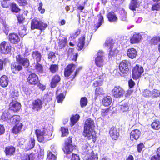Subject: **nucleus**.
Listing matches in <instances>:
<instances>
[{
	"label": "nucleus",
	"instance_id": "obj_1",
	"mask_svg": "<svg viewBox=\"0 0 160 160\" xmlns=\"http://www.w3.org/2000/svg\"><path fill=\"white\" fill-rule=\"evenodd\" d=\"M94 127V121L90 118H88L85 122L83 135L89 140L95 138V132L93 130Z\"/></svg>",
	"mask_w": 160,
	"mask_h": 160
},
{
	"label": "nucleus",
	"instance_id": "obj_2",
	"mask_svg": "<svg viewBox=\"0 0 160 160\" xmlns=\"http://www.w3.org/2000/svg\"><path fill=\"white\" fill-rule=\"evenodd\" d=\"M82 150L85 154L89 155L88 160H98L97 153L94 152L88 143H86L83 145Z\"/></svg>",
	"mask_w": 160,
	"mask_h": 160
},
{
	"label": "nucleus",
	"instance_id": "obj_3",
	"mask_svg": "<svg viewBox=\"0 0 160 160\" xmlns=\"http://www.w3.org/2000/svg\"><path fill=\"white\" fill-rule=\"evenodd\" d=\"M31 25L32 29H37L41 31L44 30L48 26L47 24L37 18H34L32 20Z\"/></svg>",
	"mask_w": 160,
	"mask_h": 160
},
{
	"label": "nucleus",
	"instance_id": "obj_4",
	"mask_svg": "<svg viewBox=\"0 0 160 160\" xmlns=\"http://www.w3.org/2000/svg\"><path fill=\"white\" fill-rule=\"evenodd\" d=\"M72 142V138L70 137L68 138L65 141V147L63 149L66 154L72 153V151L76 148V146L73 145Z\"/></svg>",
	"mask_w": 160,
	"mask_h": 160
},
{
	"label": "nucleus",
	"instance_id": "obj_5",
	"mask_svg": "<svg viewBox=\"0 0 160 160\" xmlns=\"http://www.w3.org/2000/svg\"><path fill=\"white\" fill-rule=\"evenodd\" d=\"M46 130L44 128L42 130L37 129L35 131V133L37 137L38 141L40 142H43L45 140H49V135L46 133Z\"/></svg>",
	"mask_w": 160,
	"mask_h": 160
},
{
	"label": "nucleus",
	"instance_id": "obj_6",
	"mask_svg": "<svg viewBox=\"0 0 160 160\" xmlns=\"http://www.w3.org/2000/svg\"><path fill=\"white\" fill-rule=\"evenodd\" d=\"M129 62L126 60H123L121 62L119 65V69L121 73V76H123L127 74L129 71L128 67L130 65Z\"/></svg>",
	"mask_w": 160,
	"mask_h": 160
},
{
	"label": "nucleus",
	"instance_id": "obj_7",
	"mask_svg": "<svg viewBox=\"0 0 160 160\" xmlns=\"http://www.w3.org/2000/svg\"><path fill=\"white\" fill-rule=\"evenodd\" d=\"M144 71L143 68L136 65L132 70V77L134 79H137L140 77Z\"/></svg>",
	"mask_w": 160,
	"mask_h": 160
},
{
	"label": "nucleus",
	"instance_id": "obj_8",
	"mask_svg": "<svg viewBox=\"0 0 160 160\" xmlns=\"http://www.w3.org/2000/svg\"><path fill=\"white\" fill-rule=\"evenodd\" d=\"M16 61L20 65H22L26 67H28L29 65V59L25 57H23L21 55L19 54L16 57Z\"/></svg>",
	"mask_w": 160,
	"mask_h": 160
},
{
	"label": "nucleus",
	"instance_id": "obj_9",
	"mask_svg": "<svg viewBox=\"0 0 160 160\" xmlns=\"http://www.w3.org/2000/svg\"><path fill=\"white\" fill-rule=\"evenodd\" d=\"M0 49L2 53L7 54L10 52L11 47L8 42L3 41L0 44Z\"/></svg>",
	"mask_w": 160,
	"mask_h": 160
},
{
	"label": "nucleus",
	"instance_id": "obj_10",
	"mask_svg": "<svg viewBox=\"0 0 160 160\" xmlns=\"http://www.w3.org/2000/svg\"><path fill=\"white\" fill-rule=\"evenodd\" d=\"M124 93V91L119 86L115 87L112 91L113 95L116 98H120L122 97Z\"/></svg>",
	"mask_w": 160,
	"mask_h": 160
},
{
	"label": "nucleus",
	"instance_id": "obj_11",
	"mask_svg": "<svg viewBox=\"0 0 160 160\" xmlns=\"http://www.w3.org/2000/svg\"><path fill=\"white\" fill-rule=\"evenodd\" d=\"M21 108L20 104L16 101H12L9 105V109L14 112H17Z\"/></svg>",
	"mask_w": 160,
	"mask_h": 160
},
{
	"label": "nucleus",
	"instance_id": "obj_12",
	"mask_svg": "<svg viewBox=\"0 0 160 160\" xmlns=\"http://www.w3.org/2000/svg\"><path fill=\"white\" fill-rule=\"evenodd\" d=\"M76 67V66L74 64L68 65L64 70V74L65 77H69L75 70Z\"/></svg>",
	"mask_w": 160,
	"mask_h": 160
},
{
	"label": "nucleus",
	"instance_id": "obj_13",
	"mask_svg": "<svg viewBox=\"0 0 160 160\" xmlns=\"http://www.w3.org/2000/svg\"><path fill=\"white\" fill-rule=\"evenodd\" d=\"M110 136L113 139L116 140L119 135V130L114 127H112L109 130Z\"/></svg>",
	"mask_w": 160,
	"mask_h": 160
},
{
	"label": "nucleus",
	"instance_id": "obj_14",
	"mask_svg": "<svg viewBox=\"0 0 160 160\" xmlns=\"http://www.w3.org/2000/svg\"><path fill=\"white\" fill-rule=\"evenodd\" d=\"M27 79L29 83L31 84H35L38 82V78L34 73L30 74Z\"/></svg>",
	"mask_w": 160,
	"mask_h": 160
},
{
	"label": "nucleus",
	"instance_id": "obj_15",
	"mask_svg": "<svg viewBox=\"0 0 160 160\" xmlns=\"http://www.w3.org/2000/svg\"><path fill=\"white\" fill-rule=\"evenodd\" d=\"M11 68L12 72L14 73H17L18 71L22 69V66L17 62L12 63Z\"/></svg>",
	"mask_w": 160,
	"mask_h": 160
},
{
	"label": "nucleus",
	"instance_id": "obj_16",
	"mask_svg": "<svg viewBox=\"0 0 160 160\" xmlns=\"http://www.w3.org/2000/svg\"><path fill=\"white\" fill-rule=\"evenodd\" d=\"M42 102L40 99H37L32 102V109L34 110L38 111L42 108Z\"/></svg>",
	"mask_w": 160,
	"mask_h": 160
},
{
	"label": "nucleus",
	"instance_id": "obj_17",
	"mask_svg": "<svg viewBox=\"0 0 160 160\" xmlns=\"http://www.w3.org/2000/svg\"><path fill=\"white\" fill-rule=\"evenodd\" d=\"M142 38V36L138 33H135L130 40L131 43L132 44L139 43Z\"/></svg>",
	"mask_w": 160,
	"mask_h": 160
},
{
	"label": "nucleus",
	"instance_id": "obj_18",
	"mask_svg": "<svg viewBox=\"0 0 160 160\" xmlns=\"http://www.w3.org/2000/svg\"><path fill=\"white\" fill-rule=\"evenodd\" d=\"M141 134V132L138 129L132 131L130 133V138L132 141L137 140L139 138Z\"/></svg>",
	"mask_w": 160,
	"mask_h": 160
},
{
	"label": "nucleus",
	"instance_id": "obj_19",
	"mask_svg": "<svg viewBox=\"0 0 160 160\" xmlns=\"http://www.w3.org/2000/svg\"><path fill=\"white\" fill-rule=\"evenodd\" d=\"M10 42L14 44H16L20 41V38L18 35L15 33H11L9 36Z\"/></svg>",
	"mask_w": 160,
	"mask_h": 160
},
{
	"label": "nucleus",
	"instance_id": "obj_20",
	"mask_svg": "<svg viewBox=\"0 0 160 160\" xmlns=\"http://www.w3.org/2000/svg\"><path fill=\"white\" fill-rule=\"evenodd\" d=\"M98 22L96 24H94L92 28V31L95 32L96 30L101 26L103 22V18L101 14L98 15Z\"/></svg>",
	"mask_w": 160,
	"mask_h": 160
},
{
	"label": "nucleus",
	"instance_id": "obj_21",
	"mask_svg": "<svg viewBox=\"0 0 160 160\" xmlns=\"http://www.w3.org/2000/svg\"><path fill=\"white\" fill-rule=\"evenodd\" d=\"M34 137H31L28 142L25 145V149L27 150L32 148L35 146V141Z\"/></svg>",
	"mask_w": 160,
	"mask_h": 160
},
{
	"label": "nucleus",
	"instance_id": "obj_22",
	"mask_svg": "<svg viewBox=\"0 0 160 160\" xmlns=\"http://www.w3.org/2000/svg\"><path fill=\"white\" fill-rule=\"evenodd\" d=\"M15 151V148L13 146H9L5 148V152L7 156H11L13 155Z\"/></svg>",
	"mask_w": 160,
	"mask_h": 160
},
{
	"label": "nucleus",
	"instance_id": "obj_23",
	"mask_svg": "<svg viewBox=\"0 0 160 160\" xmlns=\"http://www.w3.org/2000/svg\"><path fill=\"white\" fill-rule=\"evenodd\" d=\"M8 82V79L6 75H3L0 78V85L2 87H7Z\"/></svg>",
	"mask_w": 160,
	"mask_h": 160
},
{
	"label": "nucleus",
	"instance_id": "obj_24",
	"mask_svg": "<svg viewBox=\"0 0 160 160\" xmlns=\"http://www.w3.org/2000/svg\"><path fill=\"white\" fill-rule=\"evenodd\" d=\"M127 55L129 58L133 59L136 57L137 55V52L135 49L131 48L128 50Z\"/></svg>",
	"mask_w": 160,
	"mask_h": 160
},
{
	"label": "nucleus",
	"instance_id": "obj_25",
	"mask_svg": "<svg viewBox=\"0 0 160 160\" xmlns=\"http://www.w3.org/2000/svg\"><path fill=\"white\" fill-rule=\"evenodd\" d=\"M60 77L58 75L54 76L52 78L51 83V87L55 88L56 87L57 84L60 81Z\"/></svg>",
	"mask_w": 160,
	"mask_h": 160
},
{
	"label": "nucleus",
	"instance_id": "obj_26",
	"mask_svg": "<svg viewBox=\"0 0 160 160\" xmlns=\"http://www.w3.org/2000/svg\"><path fill=\"white\" fill-rule=\"evenodd\" d=\"M23 125V124L21 123H17L12 128V132L15 134L18 133L21 131Z\"/></svg>",
	"mask_w": 160,
	"mask_h": 160
},
{
	"label": "nucleus",
	"instance_id": "obj_27",
	"mask_svg": "<svg viewBox=\"0 0 160 160\" xmlns=\"http://www.w3.org/2000/svg\"><path fill=\"white\" fill-rule=\"evenodd\" d=\"M114 43V41L111 39H107L104 44V47L109 50L113 49Z\"/></svg>",
	"mask_w": 160,
	"mask_h": 160
},
{
	"label": "nucleus",
	"instance_id": "obj_28",
	"mask_svg": "<svg viewBox=\"0 0 160 160\" xmlns=\"http://www.w3.org/2000/svg\"><path fill=\"white\" fill-rule=\"evenodd\" d=\"M112 102V99L110 96L104 97L102 100V103L105 106L110 105Z\"/></svg>",
	"mask_w": 160,
	"mask_h": 160
},
{
	"label": "nucleus",
	"instance_id": "obj_29",
	"mask_svg": "<svg viewBox=\"0 0 160 160\" xmlns=\"http://www.w3.org/2000/svg\"><path fill=\"white\" fill-rule=\"evenodd\" d=\"M32 56L34 59H35L37 62L40 61L42 55L41 53L38 51H33L32 54Z\"/></svg>",
	"mask_w": 160,
	"mask_h": 160
},
{
	"label": "nucleus",
	"instance_id": "obj_30",
	"mask_svg": "<svg viewBox=\"0 0 160 160\" xmlns=\"http://www.w3.org/2000/svg\"><path fill=\"white\" fill-rule=\"evenodd\" d=\"M107 18L109 22H115L117 21V18L114 12H110L107 15Z\"/></svg>",
	"mask_w": 160,
	"mask_h": 160
},
{
	"label": "nucleus",
	"instance_id": "obj_31",
	"mask_svg": "<svg viewBox=\"0 0 160 160\" xmlns=\"http://www.w3.org/2000/svg\"><path fill=\"white\" fill-rule=\"evenodd\" d=\"M20 120V117L17 115H14L10 118V121L9 123L11 124H17L18 123H19V122Z\"/></svg>",
	"mask_w": 160,
	"mask_h": 160
},
{
	"label": "nucleus",
	"instance_id": "obj_32",
	"mask_svg": "<svg viewBox=\"0 0 160 160\" xmlns=\"http://www.w3.org/2000/svg\"><path fill=\"white\" fill-rule=\"evenodd\" d=\"M67 42V38L65 37L61 39H60L58 43V47L60 49H62L65 48Z\"/></svg>",
	"mask_w": 160,
	"mask_h": 160
},
{
	"label": "nucleus",
	"instance_id": "obj_33",
	"mask_svg": "<svg viewBox=\"0 0 160 160\" xmlns=\"http://www.w3.org/2000/svg\"><path fill=\"white\" fill-rule=\"evenodd\" d=\"M104 59L101 58L96 57L95 59L96 65L99 67H102L104 65Z\"/></svg>",
	"mask_w": 160,
	"mask_h": 160
},
{
	"label": "nucleus",
	"instance_id": "obj_34",
	"mask_svg": "<svg viewBox=\"0 0 160 160\" xmlns=\"http://www.w3.org/2000/svg\"><path fill=\"white\" fill-rule=\"evenodd\" d=\"M85 37L84 36L81 37L79 39L78 43V49L81 50L82 49L85 43Z\"/></svg>",
	"mask_w": 160,
	"mask_h": 160
},
{
	"label": "nucleus",
	"instance_id": "obj_35",
	"mask_svg": "<svg viewBox=\"0 0 160 160\" xmlns=\"http://www.w3.org/2000/svg\"><path fill=\"white\" fill-rule=\"evenodd\" d=\"M152 128L155 130H159L160 128V121L156 120H154L151 124Z\"/></svg>",
	"mask_w": 160,
	"mask_h": 160
},
{
	"label": "nucleus",
	"instance_id": "obj_36",
	"mask_svg": "<svg viewBox=\"0 0 160 160\" xmlns=\"http://www.w3.org/2000/svg\"><path fill=\"white\" fill-rule=\"evenodd\" d=\"M138 5V3L136 0H132L129 4V8L132 10H135Z\"/></svg>",
	"mask_w": 160,
	"mask_h": 160
},
{
	"label": "nucleus",
	"instance_id": "obj_37",
	"mask_svg": "<svg viewBox=\"0 0 160 160\" xmlns=\"http://www.w3.org/2000/svg\"><path fill=\"white\" fill-rule=\"evenodd\" d=\"M18 96V92L16 90L12 91L10 95V98L12 101H16Z\"/></svg>",
	"mask_w": 160,
	"mask_h": 160
},
{
	"label": "nucleus",
	"instance_id": "obj_38",
	"mask_svg": "<svg viewBox=\"0 0 160 160\" xmlns=\"http://www.w3.org/2000/svg\"><path fill=\"white\" fill-rule=\"evenodd\" d=\"M120 110L122 112H125L128 111L129 109V106L127 103H122L121 105H119Z\"/></svg>",
	"mask_w": 160,
	"mask_h": 160
},
{
	"label": "nucleus",
	"instance_id": "obj_39",
	"mask_svg": "<svg viewBox=\"0 0 160 160\" xmlns=\"http://www.w3.org/2000/svg\"><path fill=\"white\" fill-rule=\"evenodd\" d=\"M104 92L102 88L100 87H97L96 88L95 92V97H97L99 95H103Z\"/></svg>",
	"mask_w": 160,
	"mask_h": 160
},
{
	"label": "nucleus",
	"instance_id": "obj_40",
	"mask_svg": "<svg viewBox=\"0 0 160 160\" xmlns=\"http://www.w3.org/2000/svg\"><path fill=\"white\" fill-rule=\"evenodd\" d=\"M79 118V115L78 114H76L75 115L72 117L71 118V125L72 126L74 125L78 120Z\"/></svg>",
	"mask_w": 160,
	"mask_h": 160
},
{
	"label": "nucleus",
	"instance_id": "obj_41",
	"mask_svg": "<svg viewBox=\"0 0 160 160\" xmlns=\"http://www.w3.org/2000/svg\"><path fill=\"white\" fill-rule=\"evenodd\" d=\"M10 115L8 113L3 112L1 116V119L4 121H7L9 123Z\"/></svg>",
	"mask_w": 160,
	"mask_h": 160
},
{
	"label": "nucleus",
	"instance_id": "obj_42",
	"mask_svg": "<svg viewBox=\"0 0 160 160\" xmlns=\"http://www.w3.org/2000/svg\"><path fill=\"white\" fill-rule=\"evenodd\" d=\"M10 6L11 11L14 12L18 13L20 11V9L15 3H12L11 4Z\"/></svg>",
	"mask_w": 160,
	"mask_h": 160
},
{
	"label": "nucleus",
	"instance_id": "obj_43",
	"mask_svg": "<svg viewBox=\"0 0 160 160\" xmlns=\"http://www.w3.org/2000/svg\"><path fill=\"white\" fill-rule=\"evenodd\" d=\"M160 95V92L156 89H154L151 92V97L152 98H155L158 97Z\"/></svg>",
	"mask_w": 160,
	"mask_h": 160
},
{
	"label": "nucleus",
	"instance_id": "obj_44",
	"mask_svg": "<svg viewBox=\"0 0 160 160\" xmlns=\"http://www.w3.org/2000/svg\"><path fill=\"white\" fill-rule=\"evenodd\" d=\"M35 69L36 71L39 73H42L43 72V68L42 65L37 62L34 66Z\"/></svg>",
	"mask_w": 160,
	"mask_h": 160
},
{
	"label": "nucleus",
	"instance_id": "obj_45",
	"mask_svg": "<svg viewBox=\"0 0 160 160\" xmlns=\"http://www.w3.org/2000/svg\"><path fill=\"white\" fill-rule=\"evenodd\" d=\"M58 65L55 64L51 65L49 68L50 71L53 73H54L57 72L58 71Z\"/></svg>",
	"mask_w": 160,
	"mask_h": 160
},
{
	"label": "nucleus",
	"instance_id": "obj_46",
	"mask_svg": "<svg viewBox=\"0 0 160 160\" xmlns=\"http://www.w3.org/2000/svg\"><path fill=\"white\" fill-rule=\"evenodd\" d=\"M65 98V96L64 95L63 93H60L57 96L56 99L57 102L59 103H62Z\"/></svg>",
	"mask_w": 160,
	"mask_h": 160
},
{
	"label": "nucleus",
	"instance_id": "obj_47",
	"mask_svg": "<svg viewBox=\"0 0 160 160\" xmlns=\"http://www.w3.org/2000/svg\"><path fill=\"white\" fill-rule=\"evenodd\" d=\"M151 43L154 45H156L160 42V37H156L152 38L151 40Z\"/></svg>",
	"mask_w": 160,
	"mask_h": 160
},
{
	"label": "nucleus",
	"instance_id": "obj_48",
	"mask_svg": "<svg viewBox=\"0 0 160 160\" xmlns=\"http://www.w3.org/2000/svg\"><path fill=\"white\" fill-rule=\"evenodd\" d=\"M52 93L45 94L44 96V100L46 102L52 100Z\"/></svg>",
	"mask_w": 160,
	"mask_h": 160
},
{
	"label": "nucleus",
	"instance_id": "obj_49",
	"mask_svg": "<svg viewBox=\"0 0 160 160\" xmlns=\"http://www.w3.org/2000/svg\"><path fill=\"white\" fill-rule=\"evenodd\" d=\"M55 155L53 154L52 152H49L47 154V160H56Z\"/></svg>",
	"mask_w": 160,
	"mask_h": 160
},
{
	"label": "nucleus",
	"instance_id": "obj_50",
	"mask_svg": "<svg viewBox=\"0 0 160 160\" xmlns=\"http://www.w3.org/2000/svg\"><path fill=\"white\" fill-rule=\"evenodd\" d=\"M23 160H33L34 158L32 154L29 155L26 154H24L23 156L22 157Z\"/></svg>",
	"mask_w": 160,
	"mask_h": 160
},
{
	"label": "nucleus",
	"instance_id": "obj_51",
	"mask_svg": "<svg viewBox=\"0 0 160 160\" xmlns=\"http://www.w3.org/2000/svg\"><path fill=\"white\" fill-rule=\"evenodd\" d=\"M87 100L86 97L81 98L80 100V105L81 107H85L87 104Z\"/></svg>",
	"mask_w": 160,
	"mask_h": 160
},
{
	"label": "nucleus",
	"instance_id": "obj_52",
	"mask_svg": "<svg viewBox=\"0 0 160 160\" xmlns=\"http://www.w3.org/2000/svg\"><path fill=\"white\" fill-rule=\"evenodd\" d=\"M61 130L62 132V137L65 136L68 133V129L67 128L63 127H61Z\"/></svg>",
	"mask_w": 160,
	"mask_h": 160
},
{
	"label": "nucleus",
	"instance_id": "obj_53",
	"mask_svg": "<svg viewBox=\"0 0 160 160\" xmlns=\"http://www.w3.org/2000/svg\"><path fill=\"white\" fill-rule=\"evenodd\" d=\"M105 53L102 50H99L97 54V58H101L102 59H105Z\"/></svg>",
	"mask_w": 160,
	"mask_h": 160
},
{
	"label": "nucleus",
	"instance_id": "obj_54",
	"mask_svg": "<svg viewBox=\"0 0 160 160\" xmlns=\"http://www.w3.org/2000/svg\"><path fill=\"white\" fill-rule=\"evenodd\" d=\"M118 52V50L115 49H112L110 50L108 55L109 58H110L111 57H112L116 54Z\"/></svg>",
	"mask_w": 160,
	"mask_h": 160
},
{
	"label": "nucleus",
	"instance_id": "obj_55",
	"mask_svg": "<svg viewBox=\"0 0 160 160\" xmlns=\"http://www.w3.org/2000/svg\"><path fill=\"white\" fill-rule=\"evenodd\" d=\"M109 108L102 109L101 111L102 116L105 117L109 114Z\"/></svg>",
	"mask_w": 160,
	"mask_h": 160
},
{
	"label": "nucleus",
	"instance_id": "obj_56",
	"mask_svg": "<svg viewBox=\"0 0 160 160\" xmlns=\"http://www.w3.org/2000/svg\"><path fill=\"white\" fill-rule=\"evenodd\" d=\"M43 4L42 2L39 3L38 8V10L41 14H43L45 12V9L42 8Z\"/></svg>",
	"mask_w": 160,
	"mask_h": 160
},
{
	"label": "nucleus",
	"instance_id": "obj_57",
	"mask_svg": "<svg viewBox=\"0 0 160 160\" xmlns=\"http://www.w3.org/2000/svg\"><path fill=\"white\" fill-rule=\"evenodd\" d=\"M80 33V30L79 29H78L75 32L71 34V37L72 38H75Z\"/></svg>",
	"mask_w": 160,
	"mask_h": 160
},
{
	"label": "nucleus",
	"instance_id": "obj_58",
	"mask_svg": "<svg viewBox=\"0 0 160 160\" xmlns=\"http://www.w3.org/2000/svg\"><path fill=\"white\" fill-rule=\"evenodd\" d=\"M151 92L148 90H145L143 92V95L145 97H151Z\"/></svg>",
	"mask_w": 160,
	"mask_h": 160
},
{
	"label": "nucleus",
	"instance_id": "obj_59",
	"mask_svg": "<svg viewBox=\"0 0 160 160\" xmlns=\"http://www.w3.org/2000/svg\"><path fill=\"white\" fill-rule=\"evenodd\" d=\"M160 9V5L158 4L153 5L152 7V10L158 11Z\"/></svg>",
	"mask_w": 160,
	"mask_h": 160
},
{
	"label": "nucleus",
	"instance_id": "obj_60",
	"mask_svg": "<svg viewBox=\"0 0 160 160\" xmlns=\"http://www.w3.org/2000/svg\"><path fill=\"white\" fill-rule=\"evenodd\" d=\"M102 82L101 81H95L93 82V86L94 87L101 86L102 85Z\"/></svg>",
	"mask_w": 160,
	"mask_h": 160
},
{
	"label": "nucleus",
	"instance_id": "obj_61",
	"mask_svg": "<svg viewBox=\"0 0 160 160\" xmlns=\"http://www.w3.org/2000/svg\"><path fill=\"white\" fill-rule=\"evenodd\" d=\"M20 6H24L26 4V0H16Z\"/></svg>",
	"mask_w": 160,
	"mask_h": 160
},
{
	"label": "nucleus",
	"instance_id": "obj_62",
	"mask_svg": "<svg viewBox=\"0 0 160 160\" xmlns=\"http://www.w3.org/2000/svg\"><path fill=\"white\" fill-rule=\"evenodd\" d=\"M55 57L56 56L55 55V53L53 52H50L48 54V58L49 59L53 58Z\"/></svg>",
	"mask_w": 160,
	"mask_h": 160
},
{
	"label": "nucleus",
	"instance_id": "obj_63",
	"mask_svg": "<svg viewBox=\"0 0 160 160\" xmlns=\"http://www.w3.org/2000/svg\"><path fill=\"white\" fill-rule=\"evenodd\" d=\"M18 22L19 23H21L24 18H23L22 15H19L17 17Z\"/></svg>",
	"mask_w": 160,
	"mask_h": 160
},
{
	"label": "nucleus",
	"instance_id": "obj_64",
	"mask_svg": "<svg viewBox=\"0 0 160 160\" xmlns=\"http://www.w3.org/2000/svg\"><path fill=\"white\" fill-rule=\"evenodd\" d=\"M71 160H80L79 156L76 154H72Z\"/></svg>",
	"mask_w": 160,
	"mask_h": 160
}]
</instances>
